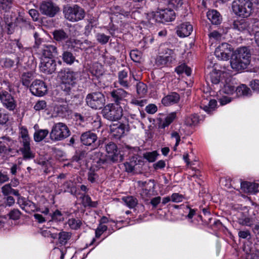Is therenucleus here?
<instances>
[{"instance_id":"nucleus-26","label":"nucleus","mask_w":259,"mask_h":259,"mask_svg":"<svg viewBox=\"0 0 259 259\" xmlns=\"http://www.w3.org/2000/svg\"><path fill=\"white\" fill-rule=\"evenodd\" d=\"M30 142L22 143L19 150L21 152L24 159H30L34 157V153L30 148Z\"/></svg>"},{"instance_id":"nucleus-36","label":"nucleus","mask_w":259,"mask_h":259,"mask_svg":"<svg viewBox=\"0 0 259 259\" xmlns=\"http://www.w3.org/2000/svg\"><path fill=\"white\" fill-rule=\"evenodd\" d=\"M221 71L213 70L207 76V79L209 80L213 84H217L220 81Z\"/></svg>"},{"instance_id":"nucleus-9","label":"nucleus","mask_w":259,"mask_h":259,"mask_svg":"<svg viewBox=\"0 0 259 259\" xmlns=\"http://www.w3.org/2000/svg\"><path fill=\"white\" fill-rule=\"evenodd\" d=\"M135 79L134 75L128 76L127 70L124 69L118 72L117 83L122 89L128 90L133 84V80Z\"/></svg>"},{"instance_id":"nucleus-34","label":"nucleus","mask_w":259,"mask_h":259,"mask_svg":"<svg viewBox=\"0 0 259 259\" xmlns=\"http://www.w3.org/2000/svg\"><path fill=\"white\" fill-rule=\"evenodd\" d=\"M80 198L81 199V203L84 207H97L98 201H92L91 198L88 195H82Z\"/></svg>"},{"instance_id":"nucleus-44","label":"nucleus","mask_w":259,"mask_h":259,"mask_svg":"<svg viewBox=\"0 0 259 259\" xmlns=\"http://www.w3.org/2000/svg\"><path fill=\"white\" fill-rule=\"evenodd\" d=\"M71 236V234L70 232L62 231L59 234L58 240L59 243L62 245H65L68 240L70 239Z\"/></svg>"},{"instance_id":"nucleus-61","label":"nucleus","mask_w":259,"mask_h":259,"mask_svg":"<svg viewBox=\"0 0 259 259\" xmlns=\"http://www.w3.org/2000/svg\"><path fill=\"white\" fill-rule=\"evenodd\" d=\"M249 23L250 25H251V27L250 26L249 31L251 30L256 32V31H257V29H259V20L253 19L250 20Z\"/></svg>"},{"instance_id":"nucleus-7","label":"nucleus","mask_w":259,"mask_h":259,"mask_svg":"<svg viewBox=\"0 0 259 259\" xmlns=\"http://www.w3.org/2000/svg\"><path fill=\"white\" fill-rule=\"evenodd\" d=\"M0 101L3 106L9 111H13L17 107V102L14 98L7 91H0Z\"/></svg>"},{"instance_id":"nucleus-41","label":"nucleus","mask_w":259,"mask_h":259,"mask_svg":"<svg viewBox=\"0 0 259 259\" xmlns=\"http://www.w3.org/2000/svg\"><path fill=\"white\" fill-rule=\"evenodd\" d=\"M125 205L130 208H134L138 204V200L132 196L123 197L122 198Z\"/></svg>"},{"instance_id":"nucleus-20","label":"nucleus","mask_w":259,"mask_h":259,"mask_svg":"<svg viewBox=\"0 0 259 259\" xmlns=\"http://www.w3.org/2000/svg\"><path fill=\"white\" fill-rule=\"evenodd\" d=\"M249 62L244 61V59H240L232 56L231 60V65L232 68L236 71H242L246 69Z\"/></svg>"},{"instance_id":"nucleus-51","label":"nucleus","mask_w":259,"mask_h":259,"mask_svg":"<svg viewBox=\"0 0 259 259\" xmlns=\"http://www.w3.org/2000/svg\"><path fill=\"white\" fill-rule=\"evenodd\" d=\"M63 187L65 191H68L72 194H74L76 193V188L74 186L73 183L71 181H66L63 184Z\"/></svg>"},{"instance_id":"nucleus-60","label":"nucleus","mask_w":259,"mask_h":259,"mask_svg":"<svg viewBox=\"0 0 259 259\" xmlns=\"http://www.w3.org/2000/svg\"><path fill=\"white\" fill-rule=\"evenodd\" d=\"M136 164V161H131L130 162L125 163L124 166L126 171L128 172H133Z\"/></svg>"},{"instance_id":"nucleus-49","label":"nucleus","mask_w":259,"mask_h":259,"mask_svg":"<svg viewBox=\"0 0 259 259\" xmlns=\"http://www.w3.org/2000/svg\"><path fill=\"white\" fill-rule=\"evenodd\" d=\"M137 92L141 97L144 96L147 92V85L142 82H139L137 84Z\"/></svg>"},{"instance_id":"nucleus-45","label":"nucleus","mask_w":259,"mask_h":259,"mask_svg":"<svg viewBox=\"0 0 259 259\" xmlns=\"http://www.w3.org/2000/svg\"><path fill=\"white\" fill-rule=\"evenodd\" d=\"M175 71L179 74L185 73L187 76L190 75L191 73V68L188 67L185 64H182L177 67L175 69Z\"/></svg>"},{"instance_id":"nucleus-13","label":"nucleus","mask_w":259,"mask_h":259,"mask_svg":"<svg viewBox=\"0 0 259 259\" xmlns=\"http://www.w3.org/2000/svg\"><path fill=\"white\" fill-rule=\"evenodd\" d=\"M30 91L35 96H43L47 92V87L43 81L36 79L30 85Z\"/></svg>"},{"instance_id":"nucleus-24","label":"nucleus","mask_w":259,"mask_h":259,"mask_svg":"<svg viewBox=\"0 0 259 259\" xmlns=\"http://www.w3.org/2000/svg\"><path fill=\"white\" fill-rule=\"evenodd\" d=\"M232 56L239 59H244L245 62H250L251 54L250 50L247 47H244L238 48Z\"/></svg>"},{"instance_id":"nucleus-16","label":"nucleus","mask_w":259,"mask_h":259,"mask_svg":"<svg viewBox=\"0 0 259 259\" xmlns=\"http://www.w3.org/2000/svg\"><path fill=\"white\" fill-rule=\"evenodd\" d=\"M56 68V63L54 60L45 58L42 60L40 65V70L47 74H52Z\"/></svg>"},{"instance_id":"nucleus-31","label":"nucleus","mask_w":259,"mask_h":259,"mask_svg":"<svg viewBox=\"0 0 259 259\" xmlns=\"http://www.w3.org/2000/svg\"><path fill=\"white\" fill-rule=\"evenodd\" d=\"M177 117L176 112H173L167 115L164 119L159 120V127L164 128L170 125Z\"/></svg>"},{"instance_id":"nucleus-8","label":"nucleus","mask_w":259,"mask_h":259,"mask_svg":"<svg viewBox=\"0 0 259 259\" xmlns=\"http://www.w3.org/2000/svg\"><path fill=\"white\" fill-rule=\"evenodd\" d=\"M41 13L50 17H54L60 11L59 7L51 1H43L40 5Z\"/></svg>"},{"instance_id":"nucleus-1","label":"nucleus","mask_w":259,"mask_h":259,"mask_svg":"<svg viewBox=\"0 0 259 259\" xmlns=\"http://www.w3.org/2000/svg\"><path fill=\"white\" fill-rule=\"evenodd\" d=\"M70 132L67 126L64 123H55L50 133V138L53 142L62 141L68 137Z\"/></svg>"},{"instance_id":"nucleus-23","label":"nucleus","mask_w":259,"mask_h":259,"mask_svg":"<svg viewBox=\"0 0 259 259\" xmlns=\"http://www.w3.org/2000/svg\"><path fill=\"white\" fill-rule=\"evenodd\" d=\"M193 31V27L189 22H185L178 26L177 33L180 37L189 36Z\"/></svg>"},{"instance_id":"nucleus-32","label":"nucleus","mask_w":259,"mask_h":259,"mask_svg":"<svg viewBox=\"0 0 259 259\" xmlns=\"http://www.w3.org/2000/svg\"><path fill=\"white\" fill-rule=\"evenodd\" d=\"M92 158L99 166L105 164L107 161L106 156L100 152H94L92 155Z\"/></svg>"},{"instance_id":"nucleus-15","label":"nucleus","mask_w":259,"mask_h":259,"mask_svg":"<svg viewBox=\"0 0 259 259\" xmlns=\"http://www.w3.org/2000/svg\"><path fill=\"white\" fill-rule=\"evenodd\" d=\"M38 52L41 54L45 58L52 59L58 55L57 48L52 45L44 44L40 47Z\"/></svg>"},{"instance_id":"nucleus-39","label":"nucleus","mask_w":259,"mask_h":259,"mask_svg":"<svg viewBox=\"0 0 259 259\" xmlns=\"http://www.w3.org/2000/svg\"><path fill=\"white\" fill-rule=\"evenodd\" d=\"M217 102L214 99L210 100L207 105H204L201 103L200 107L202 108L205 112L210 114L213 111H214L217 107Z\"/></svg>"},{"instance_id":"nucleus-18","label":"nucleus","mask_w":259,"mask_h":259,"mask_svg":"<svg viewBox=\"0 0 259 259\" xmlns=\"http://www.w3.org/2000/svg\"><path fill=\"white\" fill-rule=\"evenodd\" d=\"M14 144V141L8 137H3L0 138V153H8L11 152V148Z\"/></svg>"},{"instance_id":"nucleus-55","label":"nucleus","mask_w":259,"mask_h":259,"mask_svg":"<svg viewBox=\"0 0 259 259\" xmlns=\"http://www.w3.org/2000/svg\"><path fill=\"white\" fill-rule=\"evenodd\" d=\"M21 208L25 211L29 212L31 211H34L35 209L36 206L34 203L27 200L24 206H21Z\"/></svg>"},{"instance_id":"nucleus-58","label":"nucleus","mask_w":259,"mask_h":259,"mask_svg":"<svg viewBox=\"0 0 259 259\" xmlns=\"http://www.w3.org/2000/svg\"><path fill=\"white\" fill-rule=\"evenodd\" d=\"M47 107V103L45 100H39L34 105L33 108L35 111H40L45 109Z\"/></svg>"},{"instance_id":"nucleus-11","label":"nucleus","mask_w":259,"mask_h":259,"mask_svg":"<svg viewBox=\"0 0 259 259\" xmlns=\"http://www.w3.org/2000/svg\"><path fill=\"white\" fill-rule=\"evenodd\" d=\"M59 76L62 83L67 85V88L68 90H70L75 83L76 74L74 71H71L69 69L61 71L59 72Z\"/></svg>"},{"instance_id":"nucleus-29","label":"nucleus","mask_w":259,"mask_h":259,"mask_svg":"<svg viewBox=\"0 0 259 259\" xmlns=\"http://www.w3.org/2000/svg\"><path fill=\"white\" fill-rule=\"evenodd\" d=\"M258 185L257 183L242 182L241 183V189L245 193H255L258 191Z\"/></svg>"},{"instance_id":"nucleus-27","label":"nucleus","mask_w":259,"mask_h":259,"mask_svg":"<svg viewBox=\"0 0 259 259\" xmlns=\"http://www.w3.org/2000/svg\"><path fill=\"white\" fill-rule=\"evenodd\" d=\"M180 99L179 94L176 92H171L162 99V103L166 106L177 103Z\"/></svg>"},{"instance_id":"nucleus-28","label":"nucleus","mask_w":259,"mask_h":259,"mask_svg":"<svg viewBox=\"0 0 259 259\" xmlns=\"http://www.w3.org/2000/svg\"><path fill=\"white\" fill-rule=\"evenodd\" d=\"M207 17L211 23L214 25H219L222 21V16L215 10H209L207 13Z\"/></svg>"},{"instance_id":"nucleus-10","label":"nucleus","mask_w":259,"mask_h":259,"mask_svg":"<svg viewBox=\"0 0 259 259\" xmlns=\"http://www.w3.org/2000/svg\"><path fill=\"white\" fill-rule=\"evenodd\" d=\"M233 48L228 43H222L215 49L214 54L217 58L221 60H228L230 58Z\"/></svg>"},{"instance_id":"nucleus-63","label":"nucleus","mask_w":259,"mask_h":259,"mask_svg":"<svg viewBox=\"0 0 259 259\" xmlns=\"http://www.w3.org/2000/svg\"><path fill=\"white\" fill-rule=\"evenodd\" d=\"M183 196L179 193H173L171 196V199L172 202L178 203L182 202L183 199Z\"/></svg>"},{"instance_id":"nucleus-4","label":"nucleus","mask_w":259,"mask_h":259,"mask_svg":"<svg viewBox=\"0 0 259 259\" xmlns=\"http://www.w3.org/2000/svg\"><path fill=\"white\" fill-rule=\"evenodd\" d=\"M102 112L104 118L112 121L119 120L123 114L122 107L120 106L115 105L114 103L107 105Z\"/></svg>"},{"instance_id":"nucleus-19","label":"nucleus","mask_w":259,"mask_h":259,"mask_svg":"<svg viewBox=\"0 0 259 259\" xmlns=\"http://www.w3.org/2000/svg\"><path fill=\"white\" fill-rule=\"evenodd\" d=\"M164 55H170V56H159L157 58V62L161 65H165L167 63H171L175 60L176 55L174 51L166 49L163 52Z\"/></svg>"},{"instance_id":"nucleus-25","label":"nucleus","mask_w":259,"mask_h":259,"mask_svg":"<svg viewBox=\"0 0 259 259\" xmlns=\"http://www.w3.org/2000/svg\"><path fill=\"white\" fill-rule=\"evenodd\" d=\"M231 27L233 29L239 31H244L245 30L249 31L250 23L247 20L241 19L240 20H235Z\"/></svg>"},{"instance_id":"nucleus-2","label":"nucleus","mask_w":259,"mask_h":259,"mask_svg":"<svg viewBox=\"0 0 259 259\" xmlns=\"http://www.w3.org/2000/svg\"><path fill=\"white\" fill-rule=\"evenodd\" d=\"M233 11L239 16L247 17L252 10V3L250 0H235L232 5Z\"/></svg>"},{"instance_id":"nucleus-54","label":"nucleus","mask_w":259,"mask_h":259,"mask_svg":"<svg viewBox=\"0 0 259 259\" xmlns=\"http://www.w3.org/2000/svg\"><path fill=\"white\" fill-rule=\"evenodd\" d=\"M87 152L85 151L79 150L75 152L74 155L72 157V159L74 161L78 162L85 158Z\"/></svg>"},{"instance_id":"nucleus-38","label":"nucleus","mask_w":259,"mask_h":259,"mask_svg":"<svg viewBox=\"0 0 259 259\" xmlns=\"http://www.w3.org/2000/svg\"><path fill=\"white\" fill-rule=\"evenodd\" d=\"M2 192L4 196H8L13 194L16 196H19V191L13 189L10 184H6L2 188Z\"/></svg>"},{"instance_id":"nucleus-35","label":"nucleus","mask_w":259,"mask_h":259,"mask_svg":"<svg viewBox=\"0 0 259 259\" xmlns=\"http://www.w3.org/2000/svg\"><path fill=\"white\" fill-rule=\"evenodd\" d=\"M115 9L117 13L124 16H128L130 13H132L131 17L135 19H136V17L139 18L140 15L139 11L135 10L131 12L130 8L128 10H125L123 9H121L119 6H117L115 7Z\"/></svg>"},{"instance_id":"nucleus-47","label":"nucleus","mask_w":259,"mask_h":259,"mask_svg":"<svg viewBox=\"0 0 259 259\" xmlns=\"http://www.w3.org/2000/svg\"><path fill=\"white\" fill-rule=\"evenodd\" d=\"M13 4V0H0V9L5 12L9 11Z\"/></svg>"},{"instance_id":"nucleus-57","label":"nucleus","mask_w":259,"mask_h":259,"mask_svg":"<svg viewBox=\"0 0 259 259\" xmlns=\"http://www.w3.org/2000/svg\"><path fill=\"white\" fill-rule=\"evenodd\" d=\"M21 214V212L18 209H13L9 213L10 219L13 220H17L19 219Z\"/></svg>"},{"instance_id":"nucleus-21","label":"nucleus","mask_w":259,"mask_h":259,"mask_svg":"<svg viewBox=\"0 0 259 259\" xmlns=\"http://www.w3.org/2000/svg\"><path fill=\"white\" fill-rule=\"evenodd\" d=\"M249 62L244 61V59H240L232 56L231 60V65L232 68L236 71H242L246 69Z\"/></svg>"},{"instance_id":"nucleus-14","label":"nucleus","mask_w":259,"mask_h":259,"mask_svg":"<svg viewBox=\"0 0 259 259\" xmlns=\"http://www.w3.org/2000/svg\"><path fill=\"white\" fill-rule=\"evenodd\" d=\"M127 95V92L122 88L114 89L110 92L111 101L114 102L115 105L118 106H120L122 102L124 101Z\"/></svg>"},{"instance_id":"nucleus-3","label":"nucleus","mask_w":259,"mask_h":259,"mask_svg":"<svg viewBox=\"0 0 259 259\" xmlns=\"http://www.w3.org/2000/svg\"><path fill=\"white\" fill-rule=\"evenodd\" d=\"M63 13L65 18L71 22H76L82 19L84 17V11L76 5L72 6L67 5L64 7Z\"/></svg>"},{"instance_id":"nucleus-56","label":"nucleus","mask_w":259,"mask_h":259,"mask_svg":"<svg viewBox=\"0 0 259 259\" xmlns=\"http://www.w3.org/2000/svg\"><path fill=\"white\" fill-rule=\"evenodd\" d=\"M97 40L101 44H106L108 42L110 36L105 35L104 33H97L96 35Z\"/></svg>"},{"instance_id":"nucleus-30","label":"nucleus","mask_w":259,"mask_h":259,"mask_svg":"<svg viewBox=\"0 0 259 259\" xmlns=\"http://www.w3.org/2000/svg\"><path fill=\"white\" fill-rule=\"evenodd\" d=\"M38 127V125L37 124H35L34 126L35 131L33 135V139L36 142H39L42 141L49 133L48 130L37 129Z\"/></svg>"},{"instance_id":"nucleus-33","label":"nucleus","mask_w":259,"mask_h":259,"mask_svg":"<svg viewBox=\"0 0 259 259\" xmlns=\"http://www.w3.org/2000/svg\"><path fill=\"white\" fill-rule=\"evenodd\" d=\"M54 39L57 42H60L68 39V35L62 29L55 30L53 32Z\"/></svg>"},{"instance_id":"nucleus-53","label":"nucleus","mask_w":259,"mask_h":259,"mask_svg":"<svg viewBox=\"0 0 259 259\" xmlns=\"http://www.w3.org/2000/svg\"><path fill=\"white\" fill-rule=\"evenodd\" d=\"M236 91V88L231 83H227L222 89V91L226 94H232Z\"/></svg>"},{"instance_id":"nucleus-50","label":"nucleus","mask_w":259,"mask_h":259,"mask_svg":"<svg viewBox=\"0 0 259 259\" xmlns=\"http://www.w3.org/2000/svg\"><path fill=\"white\" fill-rule=\"evenodd\" d=\"M157 151L147 152L143 154V157L149 162H153L155 161L158 156Z\"/></svg>"},{"instance_id":"nucleus-6","label":"nucleus","mask_w":259,"mask_h":259,"mask_svg":"<svg viewBox=\"0 0 259 259\" xmlns=\"http://www.w3.org/2000/svg\"><path fill=\"white\" fill-rule=\"evenodd\" d=\"M80 139L82 144L91 146L93 149L97 148L101 144L100 141H98L97 135L90 131L83 133L80 136Z\"/></svg>"},{"instance_id":"nucleus-5","label":"nucleus","mask_w":259,"mask_h":259,"mask_svg":"<svg viewBox=\"0 0 259 259\" xmlns=\"http://www.w3.org/2000/svg\"><path fill=\"white\" fill-rule=\"evenodd\" d=\"M106 100L104 95L100 92H93L88 94L85 98L87 104L91 108L100 109L105 105Z\"/></svg>"},{"instance_id":"nucleus-17","label":"nucleus","mask_w":259,"mask_h":259,"mask_svg":"<svg viewBox=\"0 0 259 259\" xmlns=\"http://www.w3.org/2000/svg\"><path fill=\"white\" fill-rule=\"evenodd\" d=\"M156 17H159L162 23L171 21L175 19V13L170 9H160L159 12H157L154 15Z\"/></svg>"},{"instance_id":"nucleus-42","label":"nucleus","mask_w":259,"mask_h":259,"mask_svg":"<svg viewBox=\"0 0 259 259\" xmlns=\"http://www.w3.org/2000/svg\"><path fill=\"white\" fill-rule=\"evenodd\" d=\"M20 137L22 139L20 143L30 142V138L27 128L25 126L20 127Z\"/></svg>"},{"instance_id":"nucleus-12","label":"nucleus","mask_w":259,"mask_h":259,"mask_svg":"<svg viewBox=\"0 0 259 259\" xmlns=\"http://www.w3.org/2000/svg\"><path fill=\"white\" fill-rule=\"evenodd\" d=\"M105 149L110 160L113 162L120 161L122 160L116 145L110 142L105 145Z\"/></svg>"},{"instance_id":"nucleus-46","label":"nucleus","mask_w":259,"mask_h":259,"mask_svg":"<svg viewBox=\"0 0 259 259\" xmlns=\"http://www.w3.org/2000/svg\"><path fill=\"white\" fill-rule=\"evenodd\" d=\"M32 78L33 74L32 72H28L23 73L21 77L23 85L30 87V81Z\"/></svg>"},{"instance_id":"nucleus-37","label":"nucleus","mask_w":259,"mask_h":259,"mask_svg":"<svg viewBox=\"0 0 259 259\" xmlns=\"http://www.w3.org/2000/svg\"><path fill=\"white\" fill-rule=\"evenodd\" d=\"M62 57L64 62L68 65H72L75 61L77 62L73 54L68 51H64Z\"/></svg>"},{"instance_id":"nucleus-62","label":"nucleus","mask_w":259,"mask_h":259,"mask_svg":"<svg viewBox=\"0 0 259 259\" xmlns=\"http://www.w3.org/2000/svg\"><path fill=\"white\" fill-rule=\"evenodd\" d=\"M168 4L177 9L181 7L183 4V0H168Z\"/></svg>"},{"instance_id":"nucleus-40","label":"nucleus","mask_w":259,"mask_h":259,"mask_svg":"<svg viewBox=\"0 0 259 259\" xmlns=\"http://www.w3.org/2000/svg\"><path fill=\"white\" fill-rule=\"evenodd\" d=\"M236 94L238 96H248L251 95V91L245 84H241L236 88Z\"/></svg>"},{"instance_id":"nucleus-43","label":"nucleus","mask_w":259,"mask_h":259,"mask_svg":"<svg viewBox=\"0 0 259 259\" xmlns=\"http://www.w3.org/2000/svg\"><path fill=\"white\" fill-rule=\"evenodd\" d=\"M67 223L71 229L75 230L79 229L82 225L81 220L78 218H70Z\"/></svg>"},{"instance_id":"nucleus-22","label":"nucleus","mask_w":259,"mask_h":259,"mask_svg":"<svg viewBox=\"0 0 259 259\" xmlns=\"http://www.w3.org/2000/svg\"><path fill=\"white\" fill-rule=\"evenodd\" d=\"M126 127L123 123L113 124L110 126V130L113 137L119 139L124 134Z\"/></svg>"},{"instance_id":"nucleus-59","label":"nucleus","mask_w":259,"mask_h":259,"mask_svg":"<svg viewBox=\"0 0 259 259\" xmlns=\"http://www.w3.org/2000/svg\"><path fill=\"white\" fill-rule=\"evenodd\" d=\"M107 230V227L103 224H99L95 231L96 238H99Z\"/></svg>"},{"instance_id":"nucleus-64","label":"nucleus","mask_w":259,"mask_h":259,"mask_svg":"<svg viewBox=\"0 0 259 259\" xmlns=\"http://www.w3.org/2000/svg\"><path fill=\"white\" fill-rule=\"evenodd\" d=\"M145 110L148 113L154 114L157 111V108L155 105L151 104L146 107Z\"/></svg>"},{"instance_id":"nucleus-48","label":"nucleus","mask_w":259,"mask_h":259,"mask_svg":"<svg viewBox=\"0 0 259 259\" xmlns=\"http://www.w3.org/2000/svg\"><path fill=\"white\" fill-rule=\"evenodd\" d=\"M199 121V117L196 114H192L190 116H187L185 119V123L187 125L191 126L193 125H195Z\"/></svg>"},{"instance_id":"nucleus-52","label":"nucleus","mask_w":259,"mask_h":259,"mask_svg":"<svg viewBox=\"0 0 259 259\" xmlns=\"http://www.w3.org/2000/svg\"><path fill=\"white\" fill-rule=\"evenodd\" d=\"M51 219L50 221L61 222L63 221V217L61 212L59 210H56L53 213L50 214Z\"/></svg>"}]
</instances>
